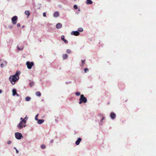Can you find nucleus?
Instances as JSON below:
<instances>
[{"label":"nucleus","instance_id":"423d86ee","mask_svg":"<svg viewBox=\"0 0 156 156\" xmlns=\"http://www.w3.org/2000/svg\"><path fill=\"white\" fill-rule=\"evenodd\" d=\"M25 125H24L23 123H22L21 122H20L17 126L18 128L19 129H21L23 127H25Z\"/></svg>","mask_w":156,"mask_h":156},{"label":"nucleus","instance_id":"0eeeda50","mask_svg":"<svg viewBox=\"0 0 156 156\" xmlns=\"http://www.w3.org/2000/svg\"><path fill=\"white\" fill-rule=\"evenodd\" d=\"M71 34H73L75 36H78L79 35L80 33L78 31H73L72 32Z\"/></svg>","mask_w":156,"mask_h":156},{"label":"nucleus","instance_id":"c9c22d12","mask_svg":"<svg viewBox=\"0 0 156 156\" xmlns=\"http://www.w3.org/2000/svg\"><path fill=\"white\" fill-rule=\"evenodd\" d=\"M16 152L17 154H18L19 153V151L17 149H16Z\"/></svg>","mask_w":156,"mask_h":156},{"label":"nucleus","instance_id":"a878e982","mask_svg":"<svg viewBox=\"0 0 156 156\" xmlns=\"http://www.w3.org/2000/svg\"><path fill=\"white\" fill-rule=\"evenodd\" d=\"M84 70L85 73H86L89 71V69L87 68H85L84 69Z\"/></svg>","mask_w":156,"mask_h":156},{"label":"nucleus","instance_id":"4be33fe9","mask_svg":"<svg viewBox=\"0 0 156 156\" xmlns=\"http://www.w3.org/2000/svg\"><path fill=\"white\" fill-rule=\"evenodd\" d=\"M31 99V98L29 97H26L25 98V100L27 101H29Z\"/></svg>","mask_w":156,"mask_h":156},{"label":"nucleus","instance_id":"5701e85b","mask_svg":"<svg viewBox=\"0 0 156 156\" xmlns=\"http://www.w3.org/2000/svg\"><path fill=\"white\" fill-rule=\"evenodd\" d=\"M20 122H21L22 123L23 122L24 123V124H25L26 122V121L25 120V119H22V120Z\"/></svg>","mask_w":156,"mask_h":156},{"label":"nucleus","instance_id":"72a5a7b5","mask_svg":"<svg viewBox=\"0 0 156 156\" xmlns=\"http://www.w3.org/2000/svg\"><path fill=\"white\" fill-rule=\"evenodd\" d=\"M17 26L18 27H20V23H18L17 25Z\"/></svg>","mask_w":156,"mask_h":156},{"label":"nucleus","instance_id":"aec40b11","mask_svg":"<svg viewBox=\"0 0 156 156\" xmlns=\"http://www.w3.org/2000/svg\"><path fill=\"white\" fill-rule=\"evenodd\" d=\"M23 48V46H21L20 47H19L18 46H17V49L19 50H22Z\"/></svg>","mask_w":156,"mask_h":156},{"label":"nucleus","instance_id":"58836bf2","mask_svg":"<svg viewBox=\"0 0 156 156\" xmlns=\"http://www.w3.org/2000/svg\"><path fill=\"white\" fill-rule=\"evenodd\" d=\"M2 90H0V94H1V93H2Z\"/></svg>","mask_w":156,"mask_h":156},{"label":"nucleus","instance_id":"cd10ccee","mask_svg":"<svg viewBox=\"0 0 156 156\" xmlns=\"http://www.w3.org/2000/svg\"><path fill=\"white\" fill-rule=\"evenodd\" d=\"M41 148L43 149L45 148V146L44 145H42L41 146Z\"/></svg>","mask_w":156,"mask_h":156},{"label":"nucleus","instance_id":"39448f33","mask_svg":"<svg viewBox=\"0 0 156 156\" xmlns=\"http://www.w3.org/2000/svg\"><path fill=\"white\" fill-rule=\"evenodd\" d=\"M16 138L18 140H20L22 136V134L19 133H15Z\"/></svg>","mask_w":156,"mask_h":156},{"label":"nucleus","instance_id":"7c9ffc66","mask_svg":"<svg viewBox=\"0 0 156 156\" xmlns=\"http://www.w3.org/2000/svg\"><path fill=\"white\" fill-rule=\"evenodd\" d=\"M38 115V114H37L36 115V116H35V119L36 120H38V119H37V117Z\"/></svg>","mask_w":156,"mask_h":156},{"label":"nucleus","instance_id":"f3484780","mask_svg":"<svg viewBox=\"0 0 156 156\" xmlns=\"http://www.w3.org/2000/svg\"><path fill=\"white\" fill-rule=\"evenodd\" d=\"M12 95L13 96H15L16 95V90L15 89H13L12 90Z\"/></svg>","mask_w":156,"mask_h":156},{"label":"nucleus","instance_id":"9d476101","mask_svg":"<svg viewBox=\"0 0 156 156\" xmlns=\"http://www.w3.org/2000/svg\"><path fill=\"white\" fill-rule=\"evenodd\" d=\"M64 37H65L64 35H62V36H61V39L63 41H64V42L66 43H68V42L67 41V40H66L65 38H64Z\"/></svg>","mask_w":156,"mask_h":156},{"label":"nucleus","instance_id":"ea45409f","mask_svg":"<svg viewBox=\"0 0 156 156\" xmlns=\"http://www.w3.org/2000/svg\"><path fill=\"white\" fill-rule=\"evenodd\" d=\"M53 142V140H51V143H52Z\"/></svg>","mask_w":156,"mask_h":156},{"label":"nucleus","instance_id":"6e6552de","mask_svg":"<svg viewBox=\"0 0 156 156\" xmlns=\"http://www.w3.org/2000/svg\"><path fill=\"white\" fill-rule=\"evenodd\" d=\"M110 117L112 119H114L116 117L115 114L113 112H111L110 114Z\"/></svg>","mask_w":156,"mask_h":156},{"label":"nucleus","instance_id":"20e7f679","mask_svg":"<svg viewBox=\"0 0 156 156\" xmlns=\"http://www.w3.org/2000/svg\"><path fill=\"white\" fill-rule=\"evenodd\" d=\"M18 17L16 16H14L12 18V23L15 25L16 23Z\"/></svg>","mask_w":156,"mask_h":156},{"label":"nucleus","instance_id":"37998d69","mask_svg":"<svg viewBox=\"0 0 156 156\" xmlns=\"http://www.w3.org/2000/svg\"><path fill=\"white\" fill-rule=\"evenodd\" d=\"M74 1H76V0H74Z\"/></svg>","mask_w":156,"mask_h":156},{"label":"nucleus","instance_id":"c85d7f7f","mask_svg":"<svg viewBox=\"0 0 156 156\" xmlns=\"http://www.w3.org/2000/svg\"><path fill=\"white\" fill-rule=\"evenodd\" d=\"M73 7H74V9H78L77 6L76 5H74L73 6Z\"/></svg>","mask_w":156,"mask_h":156},{"label":"nucleus","instance_id":"6ab92c4d","mask_svg":"<svg viewBox=\"0 0 156 156\" xmlns=\"http://www.w3.org/2000/svg\"><path fill=\"white\" fill-rule=\"evenodd\" d=\"M36 94L37 96L39 97L41 95V93L39 91L36 92Z\"/></svg>","mask_w":156,"mask_h":156},{"label":"nucleus","instance_id":"b1692460","mask_svg":"<svg viewBox=\"0 0 156 156\" xmlns=\"http://www.w3.org/2000/svg\"><path fill=\"white\" fill-rule=\"evenodd\" d=\"M34 84V82H31L30 83V85L31 87H32Z\"/></svg>","mask_w":156,"mask_h":156},{"label":"nucleus","instance_id":"f257e3e1","mask_svg":"<svg viewBox=\"0 0 156 156\" xmlns=\"http://www.w3.org/2000/svg\"><path fill=\"white\" fill-rule=\"evenodd\" d=\"M19 77L18 76L12 75L10 76L9 80L12 85H14L16 82L19 79Z\"/></svg>","mask_w":156,"mask_h":156},{"label":"nucleus","instance_id":"f03ea898","mask_svg":"<svg viewBox=\"0 0 156 156\" xmlns=\"http://www.w3.org/2000/svg\"><path fill=\"white\" fill-rule=\"evenodd\" d=\"M79 103L80 104L82 103H86L87 101V98L84 97L83 94L81 95L80 97L79 98Z\"/></svg>","mask_w":156,"mask_h":156},{"label":"nucleus","instance_id":"7ed1b4c3","mask_svg":"<svg viewBox=\"0 0 156 156\" xmlns=\"http://www.w3.org/2000/svg\"><path fill=\"white\" fill-rule=\"evenodd\" d=\"M26 65L27 66V68L29 69H30L31 68L32 66H34V63L33 62H30L28 61L27 62Z\"/></svg>","mask_w":156,"mask_h":156},{"label":"nucleus","instance_id":"1a4fd4ad","mask_svg":"<svg viewBox=\"0 0 156 156\" xmlns=\"http://www.w3.org/2000/svg\"><path fill=\"white\" fill-rule=\"evenodd\" d=\"M81 140L82 139L81 138H79L77 140L75 144H76V145H78L80 144Z\"/></svg>","mask_w":156,"mask_h":156},{"label":"nucleus","instance_id":"f704fd0d","mask_svg":"<svg viewBox=\"0 0 156 156\" xmlns=\"http://www.w3.org/2000/svg\"><path fill=\"white\" fill-rule=\"evenodd\" d=\"M43 16L44 17H46V13L45 12H44V13H43Z\"/></svg>","mask_w":156,"mask_h":156},{"label":"nucleus","instance_id":"f8f14e48","mask_svg":"<svg viewBox=\"0 0 156 156\" xmlns=\"http://www.w3.org/2000/svg\"><path fill=\"white\" fill-rule=\"evenodd\" d=\"M59 15V13L58 12H55L53 14V16L55 17L58 16Z\"/></svg>","mask_w":156,"mask_h":156},{"label":"nucleus","instance_id":"a19ab883","mask_svg":"<svg viewBox=\"0 0 156 156\" xmlns=\"http://www.w3.org/2000/svg\"><path fill=\"white\" fill-rule=\"evenodd\" d=\"M14 149H15L16 150V147H14Z\"/></svg>","mask_w":156,"mask_h":156},{"label":"nucleus","instance_id":"e433bc0d","mask_svg":"<svg viewBox=\"0 0 156 156\" xmlns=\"http://www.w3.org/2000/svg\"><path fill=\"white\" fill-rule=\"evenodd\" d=\"M105 119V118L104 117H103L102 118L101 121L103 120H104Z\"/></svg>","mask_w":156,"mask_h":156},{"label":"nucleus","instance_id":"412c9836","mask_svg":"<svg viewBox=\"0 0 156 156\" xmlns=\"http://www.w3.org/2000/svg\"><path fill=\"white\" fill-rule=\"evenodd\" d=\"M20 71H17L16 72V73L14 75L15 76H19V75L20 74Z\"/></svg>","mask_w":156,"mask_h":156},{"label":"nucleus","instance_id":"9b49d317","mask_svg":"<svg viewBox=\"0 0 156 156\" xmlns=\"http://www.w3.org/2000/svg\"><path fill=\"white\" fill-rule=\"evenodd\" d=\"M62 27V24L61 23H58L56 25V28L57 29H59Z\"/></svg>","mask_w":156,"mask_h":156},{"label":"nucleus","instance_id":"4468645a","mask_svg":"<svg viewBox=\"0 0 156 156\" xmlns=\"http://www.w3.org/2000/svg\"><path fill=\"white\" fill-rule=\"evenodd\" d=\"M86 3L87 4H91L93 3V2L91 0H87Z\"/></svg>","mask_w":156,"mask_h":156},{"label":"nucleus","instance_id":"2f4dec72","mask_svg":"<svg viewBox=\"0 0 156 156\" xmlns=\"http://www.w3.org/2000/svg\"><path fill=\"white\" fill-rule=\"evenodd\" d=\"M7 143L8 144H10L11 143V141L10 140L8 141H7Z\"/></svg>","mask_w":156,"mask_h":156},{"label":"nucleus","instance_id":"2eb2a0df","mask_svg":"<svg viewBox=\"0 0 156 156\" xmlns=\"http://www.w3.org/2000/svg\"><path fill=\"white\" fill-rule=\"evenodd\" d=\"M68 57V55L67 54H64L62 55V58L64 60L66 59Z\"/></svg>","mask_w":156,"mask_h":156},{"label":"nucleus","instance_id":"a211bd4d","mask_svg":"<svg viewBox=\"0 0 156 156\" xmlns=\"http://www.w3.org/2000/svg\"><path fill=\"white\" fill-rule=\"evenodd\" d=\"M25 13L27 15V18L29 16L30 13V12L29 11H26L25 12Z\"/></svg>","mask_w":156,"mask_h":156},{"label":"nucleus","instance_id":"473e14b6","mask_svg":"<svg viewBox=\"0 0 156 156\" xmlns=\"http://www.w3.org/2000/svg\"><path fill=\"white\" fill-rule=\"evenodd\" d=\"M85 63V60H82V64L83 65Z\"/></svg>","mask_w":156,"mask_h":156},{"label":"nucleus","instance_id":"dca6fc26","mask_svg":"<svg viewBox=\"0 0 156 156\" xmlns=\"http://www.w3.org/2000/svg\"><path fill=\"white\" fill-rule=\"evenodd\" d=\"M7 63L6 61H3V63L1 64V66L2 67H3L6 65Z\"/></svg>","mask_w":156,"mask_h":156},{"label":"nucleus","instance_id":"ddd939ff","mask_svg":"<svg viewBox=\"0 0 156 156\" xmlns=\"http://www.w3.org/2000/svg\"><path fill=\"white\" fill-rule=\"evenodd\" d=\"M37 121V123L39 124H41L44 121V119H38Z\"/></svg>","mask_w":156,"mask_h":156},{"label":"nucleus","instance_id":"4c0bfd02","mask_svg":"<svg viewBox=\"0 0 156 156\" xmlns=\"http://www.w3.org/2000/svg\"><path fill=\"white\" fill-rule=\"evenodd\" d=\"M17 97H19L20 96L17 93L16 94Z\"/></svg>","mask_w":156,"mask_h":156},{"label":"nucleus","instance_id":"c756f323","mask_svg":"<svg viewBox=\"0 0 156 156\" xmlns=\"http://www.w3.org/2000/svg\"><path fill=\"white\" fill-rule=\"evenodd\" d=\"M78 30L79 31H80V32H82L83 31V29L82 28H79Z\"/></svg>","mask_w":156,"mask_h":156},{"label":"nucleus","instance_id":"393cba45","mask_svg":"<svg viewBox=\"0 0 156 156\" xmlns=\"http://www.w3.org/2000/svg\"><path fill=\"white\" fill-rule=\"evenodd\" d=\"M66 52L69 54H70L71 52V51L70 49H67Z\"/></svg>","mask_w":156,"mask_h":156},{"label":"nucleus","instance_id":"79ce46f5","mask_svg":"<svg viewBox=\"0 0 156 156\" xmlns=\"http://www.w3.org/2000/svg\"><path fill=\"white\" fill-rule=\"evenodd\" d=\"M22 119V118H21V119Z\"/></svg>","mask_w":156,"mask_h":156},{"label":"nucleus","instance_id":"bb28decb","mask_svg":"<svg viewBox=\"0 0 156 156\" xmlns=\"http://www.w3.org/2000/svg\"><path fill=\"white\" fill-rule=\"evenodd\" d=\"M75 94L77 96H79L80 94V92H77Z\"/></svg>","mask_w":156,"mask_h":156}]
</instances>
